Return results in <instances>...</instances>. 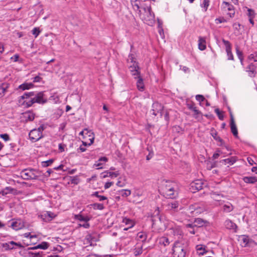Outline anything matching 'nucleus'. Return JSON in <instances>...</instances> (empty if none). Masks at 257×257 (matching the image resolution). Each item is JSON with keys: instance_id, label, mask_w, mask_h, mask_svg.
I'll list each match as a JSON object with an SVG mask.
<instances>
[{"instance_id": "20", "label": "nucleus", "mask_w": 257, "mask_h": 257, "mask_svg": "<svg viewBox=\"0 0 257 257\" xmlns=\"http://www.w3.org/2000/svg\"><path fill=\"white\" fill-rule=\"evenodd\" d=\"M75 218L80 221L88 222L90 218L88 216H84L82 214H79L75 215Z\"/></svg>"}, {"instance_id": "44", "label": "nucleus", "mask_w": 257, "mask_h": 257, "mask_svg": "<svg viewBox=\"0 0 257 257\" xmlns=\"http://www.w3.org/2000/svg\"><path fill=\"white\" fill-rule=\"evenodd\" d=\"M92 205L93 208L95 209L102 210L104 208V206L103 204L94 203Z\"/></svg>"}, {"instance_id": "39", "label": "nucleus", "mask_w": 257, "mask_h": 257, "mask_svg": "<svg viewBox=\"0 0 257 257\" xmlns=\"http://www.w3.org/2000/svg\"><path fill=\"white\" fill-rule=\"evenodd\" d=\"M131 194V191L130 190H122L120 191V194L123 197L128 196Z\"/></svg>"}, {"instance_id": "45", "label": "nucleus", "mask_w": 257, "mask_h": 257, "mask_svg": "<svg viewBox=\"0 0 257 257\" xmlns=\"http://www.w3.org/2000/svg\"><path fill=\"white\" fill-rule=\"evenodd\" d=\"M107 174H108V176L111 177H116L119 175V173L118 172H107ZM108 176V175H104L103 176L104 178H105Z\"/></svg>"}, {"instance_id": "9", "label": "nucleus", "mask_w": 257, "mask_h": 257, "mask_svg": "<svg viewBox=\"0 0 257 257\" xmlns=\"http://www.w3.org/2000/svg\"><path fill=\"white\" fill-rule=\"evenodd\" d=\"M24 222L21 220L13 221L11 224V227L16 230L21 229L24 227Z\"/></svg>"}, {"instance_id": "56", "label": "nucleus", "mask_w": 257, "mask_h": 257, "mask_svg": "<svg viewBox=\"0 0 257 257\" xmlns=\"http://www.w3.org/2000/svg\"><path fill=\"white\" fill-rule=\"evenodd\" d=\"M72 184H77L79 183V179L77 177H73L71 180Z\"/></svg>"}, {"instance_id": "16", "label": "nucleus", "mask_w": 257, "mask_h": 257, "mask_svg": "<svg viewBox=\"0 0 257 257\" xmlns=\"http://www.w3.org/2000/svg\"><path fill=\"white\" fill-rule=\"evenodd\" d=\"M198 42V48L201 51L204 50L206 48L205 38L200 37Z\"/></svg>"}, {"instance_id": "57", "label": "nucleus", "mask_w": 257, "mask_h": 257, "mask_svg": "<svg viewBox=\"0 0 257 257\" xmlns=\"http://www.w3.org/2000/svg\"><path fill=\"white\" fill-rule=\"evenodd\" d=\"M132 5L133 6L134 9L136 10H139L140 9V4L138 2V1L136 3L134 2V3Z\"/></svg>"}, {"instance_id": "21", "label": "nucleus", "mask_w": 257, "mask_h": 257, "mask_svg": "<svg viewBox=\"0 0 257 257\" xmlns=\"http://www.w3.org/2000/svg\"><path fill=\"white\" fill-rule=\"evenodd\" d=\"M33 86L34 85L32 83H24L19 85L18 88L22 90H25L27 89H29L30 88L33 87Z\"/></svg>"}, {"instance_id": "22", "label": "nucleus", "mask_w": 257, "mask_h": 257, "mask_svg": "<svg viewBox=\"0 0 257 257\" xmlns=\"http://www.w3.org/2000/svg\"><path fill=\"white\" fill-rule=\"evenodd\" d=\"M230 125L231 133L235 137H237L238 131L235 122H230Z\"/></svg>"}, {"instance_id": "51", "label": "nucleus", "mask_w": 257, "mask_h": 257, "mask_svg": "<svg viewBox=\"0 0 257 257\" xmlns=\"http://www.w3.org/2000/svg\"><path fill=\"white\" fill-rule=\"evenodd\" d=\"M87 136L89 137V140H90V143L88 144V146H90L91 144L93 143L94 142V134L93 133V135L89 134Z\"/></svg>"}, {"instance_id": "36", "label": "nucleus", "mask_w": 257, "mask_h": 257, "mask_svg": "<svg viewBox=\"0 0 257 257\" xmlns=\"http://www.w3.org/2000/svg\"><path fill=\"white\" fill-rule=\"evenodd\" d=\"M54 160L53 159L48 160L46 161H43L42 162V166L43 167H47L50 166L53 162Z\"/></svg>"}, {"instance_id": "33", "label": "nucleus", "mask_w": 257, "mask_h": 257, "mask_svg": "<svg viewBox=\"0 0 257 257\" xmlns=\"http://www.w3.org/2000/svg\"><path fill=\"white\" fill-rule=\"evenodd\" d=\"M137 237L142 241H144L147 239V235L144 232H139L137 234Z\"/></svg>"}, {"instance_id": "37", "label": "nucleus", "mask_w": 257, "mask_h": 257, "mask_svg": "<svg viewBox=\"0 0 257 257\" xmlns=\"http://www.w3.org/2000/svg\"><path fill=\"white\" fill-rule=\"evenodd\" d=\"M188 108L191 110H192L196 114H198L200 113V111L197 109L196 107L195 106V105L193 103L192 104H187Z\"/></svg>"}, {"instance_id": "47", "label": "nucleus", "mask_w": 257, "mask_h": 257, "mask_svg": "<svg viewBox=\"0 0 257 257\" xmlns=\"http://www.w3.org/2000/svg\"><path fill=\"white\" fill-rule=\"evenodd\" d=\"M13 190V189L10 187H7L4 190L2 191L3 195H6L9 193L12 192Z\"/></svg>"}, {"instance_id": "18", "label": "nucleus", "mask_w": 257, "mask_h": 257, "mask_svg": "<svg viewBox=\"0 0 257 257\" xmlns=\"http://www.w3.org/2000/svg\"><path fill=\"white\" fill-rule=\"evenodd\" d=\"M207 222V221L204 220L201 218H198L195 219L194 221V225H195L196 227H200L202 226Z\"/></svg>"}, {"instance_id": "60", "label": "nucleus", "mask_w": 257, "mask_h": 257, "mask_svg": "<svg viewBox=\"0 0 257 257\" xmlns=\"http://www.w3.org/2000/svg\"><path fill=\"white\" fill-rule=\"evenodd\" d=\"M148 150L150 152L149 154L147 156L146 159L147 160H150L153 156V152L152 151H150L149 148H148Z\"/></svg>"}, {"instance_id": "62", "label": "nucleus", "mask_w": 257, "mask_h": 257, "mask_svg": "<svg viewBox=\"0 0 257 257\" xmlns=\"http://www.w3.org/2000/svg\"><path fill=\"white\" fill-rule=\"evenodd\" d=\"M254 11L251 9H248V16L249 18L250 17H252V16L254 15Z\"/></svg>"}, {"instance_id": "35", "label": "nucleus", "mask_w": 257, "mask_h": 257, "mask_svg": "<svg viewBox=\"0 0 257 257\" xmlns=\"http://www.w3.org/2000/svg\"><path fill=\"white\" fill-rule=\"evenodd\" d=\"M49 246V243L47 242L43 241L41 243L38 245V248L46 249L48 248Z\"/></svg>"}, {"instance_id": "29", "label": "nucleus", "mask_w": 257, "mask_h": 257, "mask_svg": "<svg viewBox=\"0 0 257 257\" xmlns=\"http://www.w3.org/2000/svg\"><path fill=\"white\" fill-rule=\"evenodd\" d=\"M223 5H224L223 8L227 9L228 11H233L234 7L232 5L230 4L228 2H223Z\"/></svg>"}, {"instance_id": "30", "label": "nucleus", "mask_w": 257, "mask_h": 257, "mask_svg": "<svg viewBox=\"0 0 257 257\" xmlns=\"http://www.w3.org/2000/svg\"><path fill=\"white\" fill-rule=\"evenodd\" d=\"M35 95V92L33 91L29 92H25L24 95L21 96V99H25L29 98L32 96H34Z\"/></svg>"}, {"instance_id": "5", "label": "nucleus", "mask_w": 257, "mask_h": 257, "mask_svg": "<svg viewBox=\"0 0 257 257\" xmlns=\"http://www.w3.org/2000/svg\"><path fill=\"white\" fill-rule=\"evenodd\" d=\"M35 97L31 98V99L29 101L25 100L24 102L26 103V104L27 107H30L34 103H38L44 104L47 102V99L44 98V93L43 92H40L37 94H35Z\"/></svg>"}, {"instance_id": "12", "label": "nucleus", "mask_w": 257, "mask_h": 257, "mask_svg": "<svg viewBox=\"0 0 257 257\" xmlns=\"http://www.w3.org/2000/svg\"><path fill=\"white\" fill-rule=\"evenodd\" d=\"M204 183L200 180H197L191 183V186L193 189L200 190L203 188Z\"/></svg>"}, {"instance_id": "11", "label": "nucleus", "mask_w": 257, "mask_h": 257, "mask_svg": "<svg viewBox=\"0 0 257 257\" xmlns=\"http://www.w3.org/2000/svg\"><path fill=\"white\" fill-rule=\"evenodd\" d=\"M130 69L132 75L135 76V78H137L138 77L140 76L139 67L137 63H133V65L130 66Z\"/></svg>"}, {"instance_id": "19", "label": "nucleus", "mask_w": 257, "mask_h": 257, "mask_svg": "<svg viewBox=\"0 0 257 257\" xmlns=\"http://www.w3.org/2000/svg\"><path fill=\"white\" fill-rule=\"evenodd\" d=\"M122 222L128 225V227L124 228V230H127L128 228H132L134 225V222L131 219L127 218H124L122 220Z\"/></svg>"}, {"instance_id": "48", "label": "nucleus", "mask_w": 257, "mask_h": 257, "mask_svg": "<svg viewBox=\"0 0 257 257\" xmlns=\"http://www.w3.org/2000/svg\"><path fill=\"white\" fill-rule=\"evenodd\" d=\"M3 246L6 250H10V249H12L14 248V246H11L10 245V244L9 243V242L8 243H3Z\"/></svg>"}, {"instance_id": "64", "label": "nucleus", "mask_w": 257, "mask_h": 257, "mask_svg": "<svg viewBox=\"0 0 257 257\" xmlns=\"http://www.w3.org/2000/svg\"><path fill=\"white\" fill-rule=\"evenodd\" d=\"M233 27L234 29L239 31L240 29V24L239 23H234L233 25Z\"/></svg>"}, {"instance_id": "10", "label": "nucleus", "mask_w": 257, "mask_h": 257, "mask_svg": "<svg viewBox=\"0 0 257 257\" xmlns=\"http://www.w3.org/2000/svg\"><path fill=\"white\" fill-rule=\"evenodd\" d=\"M246 72L248 73V75L251 77H254L256 73V66L252 63L249 64L246 67Z\"/></svg>"}, {"instance_id": "34", "label": "nucleus", "mask_w": 257, "mask_h": 257, "mask_svg": "<svg viewBox=\"0 0 257 257\" xmlns=\"http://www.w3.org/2000/svg\"><path fill=\"white\" fill-rule=\"evenodd\" d=\"M223 209L224 211L229 212L233 209V206L231 204H225L223 206Z\"/></svg>"}, {"instance_id": "40", "label": "nucleus", "mask_w": 257, "mask_h": 257, "mask_svg": "<svg viewBox=\"0 0 257 257\" xmlns=\"http://www.w3.org/2000/svg\"><path fill=\"white\" fill-rule=\"evenodd\" d=\"M212 132L211 133V136L216 141H219L220 142H222V140L219 137L217 136V133L215 131H211Z\"/></svg>"}, {"instance_id": "23", "label": "nucleus", "mask_w": 257, "mask_h": 257, "mask_svg": "<svg viewBox=\"0 0 257 257\" xmlns=\"http://www.w3.org/2000/svg\"><path fill=\"white\" fill-rule=\"evenodd\" d=\"M138 78L137 82V86L140 91H143L144 89V85L143 80L140 76L137 77Z\"/></svg>"}, {"instance_id": "26", "label": "nucleus", "mask_w": 257, "mask_h": 257, "mask_svg": "<svg viewBox=\"0 0 257 257\" xmlns=\"http://www.w3.org/2000/svg\"><path fill=\"white\" fill-rule=\"evenodd\" d=\"M152 221L153 222V225L158 224L159 223H162V218L161 215H158L156 217H153L152 218Z\"/></svg>"}, {"instance_id": "46", "label": "nucleus", "mask_w": 257, "mask_h": 257, "mask_svg": "<svg viewBox=\"0 0 257 257\" xmlns=\"http://www.w3.org/2000/svg\"><path fill=\"white\" fill-rule=\"evenodd\" d=\"M215 112L217 114L219 119L220 120H223L224 118V116L222 114V113L220 111L219 109L218 108H216L215 109Z\"/></svg>"}, {"instance_id": "41", "label": "nucleus", "mask_w": 257, "mask_h": 257, "mask_svg": "<svg viewBox=\"0 0 257 257\" xmlns=\"http://www.w3.org/2000/svg\"><path fill=\"white\" fill-rule=\"evenodd\" d=\"M249 60H252L254 62H257V52H254L248 56V57Z\"/></svg>"}, {"instance_id": "31", "label": "nucleus", "mask_w": 257, "mask_h": 257, "mask_svg": "<svg viewBox=\"0 0 257 257\" xmlns=\"http://www.w3.org/2000/svg\"><path fill=\"white\" fill-rule=\"evenodd\" d=\"M196 248L199 255H202L205 253V248L202 245H197Z\"/></svg>"}, {"instance_id": "1", "label": "nucleus", "mask_w": 257, "mask_h": 257, "mask_svg": "<svg viewBox=\"0 0 257 257\" xmlns=\"http://www.w3.org/2000/svg\"><path fill=\"white\" fill-rule=\"evenodd\" d=\"M187 245L182 241H176L173 247V257H185Z\"/></svg>"}, {"instance_id": "3", "label": "nucleus", "mask_w": 257, "mask_h": 257, "mask_svg": "<svg viewBox=\"0 0 257 257\" xmlns=\"http://www.w3.org/2000/svg\"><path fill=\"white\" fill-rule=\"evenodd\" d=\"M144 13L141 15V18L145 23L152 26L155 23V15L152 12L151 7L144 8Z\"/></svg>"}, {"instance_id": "13", "label": "nucleus", "mask_w": 257, "mask_h": 257, "mask_svg": "<svg viewBox=\"0 0 257 257\" xmlns=\"http://www.w3.org/2000/svg\"><path fill=\"white\" fill-rule=\"evenodd\" d=\"M166 207L168 210L177 211L179 207V203L175 201L169 202Z\"/></svg>"}, {"instance_id": "63", "label": "nucleus", "mask_w": 257, "mask_h": 257, "mask_svg": "<svg viewBox=\"0 0 257 257\" xmlns=\"http://www.w3.org/2000/svg\"><path fill=\"white\" fill-rule=\"evenodd\" d=\"M19 58V55L18 54H15L13 57H11V59L13 60L14 62H17L18 61Z\"/></svg>"}, {"instance_id": "50", "label": "nucleus", "mask_w": 257, "mask_h": 257, "mask_svg": "<svg viewBox=\"0 0 257 257\" xmlns=\"http://www.w3.org/2000/svg\"><path fill=\"white\" fill-rule=\"evenodd\" d=\"M78 227H83L85 228H88L90 227V224L88 222H84V223L78 224Z\"/></svg>"}, {"instance_id": "54", "label": "nucleus", "mask_w": 257, "mask_h": 257, "mask_svg": "<svg viewBox=\"0 0 257 257\" xmlns=\"http://www.w3.org/2000/svg\"><path fill=\"white\" fill-rule=\"evenodd\" d=\"M215 22H216V24H218V23H221L226 22V21L223 18H219L216 19Z\"/></svg>"}, {"instance_id": "53", "label": "nucleus", "mask_w": 257, "mask_h": 257, "mask_svg": "<svg viewBox=\"0 0 257 257\" xmlns=\"http://www.w3.org/2000/svg\"><path fill=\"white\" fill-rule=\"evenodd\" d=\"M196 99L197 101L201 102L205 100V97L202 95L198 94L196 96Z\"/></svg>"}, {"instance_id": "14", "label": "nucleus", "mask_w": 257, "mask_h": 257, "mask_svg": "<svg viewBox=\"0 0 257 257\" xmlns=\"http://www.w3.org/2000/svg\"><path fill=\"white\" fill-rule=\"evenodd\" d=\"M85 239L87 241V243H89L90 245L92 244V242H95L97 240L96 237V234L93 233H88L85 236Z\"/></svg>"}, {"instance_id": "4", "label": "nucleus", "mask_w": 257, "mask_h": 257, "mask_svg": "<svg viewBox=\"0 0 257 257\" xmlns=\"http://www.w3.org/2000/svg\"><path fill=\"white\" fill-rule=\"evenodd\" d=\"M38 170L34 169H25L21 173V177L24 180L37 179L38 178Z\"/></svg>"}, {"instance_id": "8", "label": "nucleus", "mask_w": 257, "mask_h": 257, "mask_svg": "<svg viewBox=\"0 0 257 257\" xmlns=\"http://www.w3.org/2000/svg\"><path fill=\"white\" fill-rule=\"evenodd\" d=\"M222 42L226 47V51L228 56V59L233 60V56L231 52V48L229 42L224 39L222 40Z\"/></svg>"}, {"instance_id": "6", "label": "nucleus", "mask_w": 257, "mask_h": 257, "mask_svg": "<svg viewBox=\"0 0 257 257\" xmlns=\"http://www.w3.org/2000/svg\"><path fill=\"white\" fill-rule=\"evenodd\" d=\"M29 138L32 142L34 143L43 138V135L40 131H36V128L30 131L29 134Z\"/></svg>"}, {"instance_id": "25", "label": "nucleus", "mask_w": 257, "mask_h": 257, "mask_svg": "<svg viewBox=\"0 0 257 257\" xmlns=\"http://www.w3.org/2000/svg\"><path fill=\"white\" fill-rule=\"evenodd\" d=\"M236 162V159L234 157H231L223 159L220 161L221 163H224V164H229L230 165L233 164Z\"/></svg>"}, {"instance_id": "15", "label": "nucleus", "mask_w": 257, "mask_h": 257, "mask_svg": "<svg viewBox=\"0 0 257 257\" xmlns=\"http://www.w3.org/2000/svg\"><path fill=\"white\" fill-rule=\"evenodd\" d=\"M23 117L25 118L26 121H32L35 118V114L31 111H27L23 114Z\"/></svg>"}, {"instance_id": "7", "label": "nucleus", "mask_w": 257, "mask_h": 257, "mask_svg": "<svg viewBox=\"0 0 257 257\" xmlns=\"http://www.w3.org/2000/svg\"><path fill=\"white\" fill-rule=\"evenodd\" d=\"M163 108V107L161 103L158 102L154 103L152 105V109L151 110L152 114L156 116L159 113L161 114Z\"/></svg>"}, {"instance_id": "2", "label": "nucleus", "mask_w": 257, "mask_h": 257, "mask_svg": "<svg viewBox=\"0 0 257 257\" xmlns=\"http://www.w3.org/2000/svg\"><path fill=\"white\" fill-rule=\"evenodd\" d=\"M161 190L164 196L173 198L174 197V188L173 184L169 181L163 182L161 187Z\"/></svg>"}, {"instance_id": "52", "label": "nucleus", "mask_w": 257, "mask_h": 257, "mask_svg": "<svg viewBox=\"0 0 257 257\" xmlns=\"http://www.w3.org/2000/svg\"><path fill=\"white\" fill-rule=\"evenodd\" d=\"M0 137L5 141H8L10 140L9 135L7 134H1L0 135Z\"/></svg>"}, {"instance_id": "42", "label": "nucleus", "mask_w": 257, "mask_h": 257, "mask_svg": "<svg viewBox=\"0 0 257 257\" xmlns=\"http://www.w3.org/2000/svg\"><path fill=\"white\" fill-rule=\"evenodd\" d=\"M84 134H85V136H84V138H85L87 137V136H88L89 134L93 135V132L91 131H88L87 129H84L83 131L79 133V135L84 136Z\"/></svg>"}, {"instance_id": "24", "label": "nucleus", "mask_w": 257, "mask_h": 257, "mask_svg": "<svg viewBox=\"0 0 257 257\" xmlns=\"http://www.w3.org/2000/svg\"><path fill=\"white\" fill-rule=\"evenodd\" d=\"M243 181L246 183L253 184L257 182V178L255 177H245Z\"/></svg>"}, {"instance_id": "58", "label": "nucleus", "mask_w": 257, "mask_h": 257, "mask_svg": "<svg viewBox=\"0 0 257 257\" xmlns=\"http://www.w3.org/2000/svg\"><path fill=\"white\" fill-rule=\"evenodd\" d=\"M158 215H160V211H159L158 207L154 211L153 214L152 215V218L153 217L157 216Z\"/></svg>"}, {"instance_id": "55", "label": "nucleus", "mask_w": 257, "mask_h": 257, "mask_svg": "<svg viewBox=\"0 0 257 257\" xmlns=\"http://www.w3.org/2000/svg\"><path fill=\"white\" fill-rule=\"evenodd\" d=\"M173 130L174 131L176 132L177 133H180L182 131V128L178 125L174 126L173 127Z\"/></svg>"}, {"instance_id": "38", "label": "nucleus", "mask_w": 257, "mask_h": 257, "mask_svg": "<svg viewBox=\"0 0 257 257\" xmlns=\"http://www.w3.org/2000/svg\"><path fill=\"white\" fill-rule=\"evenodd\" d=\"M28 254L29 256H32L33 257H42L43 252H33L29 251Z\"/></svg>"}, {"instance_id": "28", "label": "nucleus", "mask_w": 257, "mask_h": 257, "mask_svg": "<svg viewBox=\"0 0 257 257\" xmlns=\"http://www.w3.org/2000/svg\"><path fill=\"white\" fill-rule=\"evenodd\" d=\"M211 197L215 201H219L221 200V198L223 197V195L214 192L212 193Z\"/></svg>"}, {"instance_id": "61", "label": "nucleus", "mask_w": 257, "mask_h": 257, "mask_svg": "<svg viewBox=\"0 0 257 257\" xmlns=\"http://www.w3.org/2000/svg\"><path fill=\"white\" fill-rule=\"evenodd\" d=\"M113 183L112 182H106L104 185V188L105 189L109 188L111 185H112Z\"/></svg>"}, {"instance_id": "59", "label": "nucleus", "mask_w": 257, "mask_h": 257, "mask_svg": "<svg viewBox=\"0 0 257 257\" xmlns=\"http://www.w3.org/2000/svg\"><path fill=\"white\" fill-rule=\"evenodd\" d=\"M47 215V216L49 217V218L48 220H51L54 217L53 213H51V212H47L46 214H45V215Z\"/></svg>"}, {"instance_id": "43", "label": "nucleus", "mask_w": 257, "mask_h": 257, "mask_svg": "<svg viewBox=\"0 0 257 257\" xmlns=\"http://www.w3.org/2000/svg\"><path fill=\"white\" fill-rule=\"evenodd\" d=\"M236 51L237 55L238 58L239 59V60L241 62V63L242 64L243 59L242 53L241 51H240L239 50V49L238 48H236Z\"/></svg>"}, {"instance_id": "17", "label": "nucleus", "mask_w": 257, "mask_h": 257, "mask_svg": "<svg viewBox=\"0 0 257 257\" xmlns=\"http://www.w3.org/2000/svg\"><path fill=\"white\" fill-rule=\"evenodd\" d=\"M225 227L228 229H234L237 227L236 225L231 220L227 219L224 222Z\"/></svg>"}, {"instance_id": "32", "label": "nucleus", "mask_w": 257, "mask_h": 257, "mask_svg": "<svg viewBox=\"0 0 257 257\" xmlns=\"http://www.w3.org/2000/svg\"><path fill=\"white\" fill-rule=\"evenodd\" d=\"M209 0H202V2L201 3L200 6L202 8H203L205 11H206L209 5Z\"/></svg>"}, {"instance_id": "49", "label": "nucleus", "mask_w": 257, "mask_h": 257, "mask_svg": "<svg viewBox=\"0 0 257 257\" xmlns=\"http://www.w3.org/2000/svg\"><path fill=\"white\" fill-rule=\"evenodd\" d=\"M40 33V31L38 28H35L32 30V34L35 35V37H37L39 35Z\"/></svg>"}, {"instance_id": "27", "label": "nucleus", "mask_w": 257, "mask_h": 257, "mask_svg": "<svg viewBox=\"0 0 257 257\" xmlns=\"http://www.w3.org/2000/svg\"><path fill=\"white\" fill-rule=\"evenodd\" d=\"M159 243L160 244H163L164 246H166L169 244L170 242L169 241V239L167 237L163 236L160 238Z\"/></svg>"}]
</instances>
